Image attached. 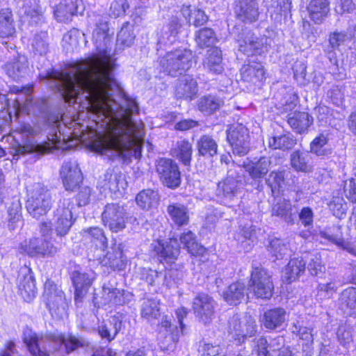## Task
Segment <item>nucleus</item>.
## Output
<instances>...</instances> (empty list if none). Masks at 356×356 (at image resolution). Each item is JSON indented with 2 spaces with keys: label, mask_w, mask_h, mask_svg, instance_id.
<instances>
[{
  "label": "nucleus",
  "mask_w": 356,
  "mask_h": 356,
  "mask_svg": "<svg viewBox=\"0 0 356 356\" xmlns=\"http://www.w3.org/2000/svg\"><path fill=\"white\" fill-rule=\"evenodd\" d=\"M291 211L290 202L284 198H279L272 207V215L280 217L286 222L293 223Z\"/></svg>",
  "instance_id": "obj_48"
},
{
  "label": "nucleus",
  "mask_w": 356,
  "mask_h": 356,
  "mask_svg": "<svg viewBox=\"0 0 356 356\" xmlns=\"http://www.w3.org/2000/svg\"><path fill=\"white\" fill-rule=\"evenodd\" d=\"M311 152L317 156L325 157L332 154V149L328 145V138L323 134H319L310 143Z\"/></svg>",
  "instance_id": "obj_46"
},
{
  "label": "nucleus",
  "mask_w": 356,
  "mask_h": 356,
  "mask_svg": "<svg viewBox=\"0 0 356 356\" xmlns=\"http://www.w3.org/2000/svg\"><path fill=\"white\" fill-rule=\"evenodd\" d=\"M296 137L291 132L275 133L268 140V146L273 149L288 151L297 144Z\"/></svg>",
  "instance_id": "obj_27"
},
{
  "label": "nucleus",
  "mask_w": 356,
  "mask_h": 356,
  "mask_svg": "<svg viewBox=\"0 0 356 356\" xmlns=\"http://www.w3.org/2000/svg\"><path fill=\"white\" fill-rule=\"evenodd\" d=\"M193 55L188 49H177L169 51L159 60L162 70L168 75L175 77L188 70L193 63Z\"/></svg>",
  "instance_id": "obj_3"
},
{
  "label": "nucleus",
  "mask_w": 356,
  "mask_h": 356,
  "mask_svg": "<svg viewBox=\"0 0 356 356\" xmlns=\"http://www.w3.org/2000/svg\"><path fill=\"white\" fill-rule=\"evenodd\" d=\"M44 297L51 314L61 315L65 312L67 304L63 291L57 289L56 286H51L49 289L45 286Z\"/></svg>",
  "instance_id": "obj_19"
},
{
  "label": "nucleus",
  "mask_w": 356,
  "mask_h": 356,
  "mask_svg": "<svg viewBox=\"0 0 356 356\" xmlns=\"http://www.w3.org/2000/svg\"><path fill=\"white\" fill-rule=\"evenodd\" d=\"M50 147L47 144H36L31 142L24 145H19L16 148L17 155H25L26 154L37 153L44 154L49 152Z\"/></svg>",
  "instance_id": "obj_56"
},
{
  "label": "nucleus",
  "mask_w": 356,
  "mask_h": 356,
  "mask_svg": "<svg viewBox=\"0 0 356 356\" xmlns=\"http://www.w3.org/2000/svg\"><path fill=\"white\" fill-rule=\"evenodd\" d=\"M20 250L31 257H54L58 251L47 238H33L29 241H24Z\"/></svg>",
  "instance_id": "obj_13"
},
{
  "label": "nucleus",
  "mask_w": 356,
  "mask_h": 356,
  "mask_svg": "<svg viewBox=\"0 0 356 356\" xmlns=\"http://www.w3.org/2000/svg\"><path fill=\"white\" fill-rule=\"evenodd\" d=\"M103 266L114 270H122L127 266V259L122 251L121 243H114L101 261Z\"/></svg>",
  "instance_id": "obj_23"
},
{
  "label": "nucleus",
  "mask_w": 356,
  "mask_h": 356,
  "mask_svg": "<svg viewBox=\"0 0 356 356\" xmlns=\"http://www.w3.org/2000/svg\"><path fill=\"white\" fill-rule=\"evenodd\" d=\"M167 212L171 220L178 227L188 225L189 213L187 207L180 203H172L168 206Z\"/></svg>",
  "instance_id": "obj_36"
},
{
  "label": "nucleus",
  "mask_w": 356,
  "mask_h": 356,
  "mask_svg": "<svg viewBox=\"0 0 356 356\" xmlns=\"http://www.w3.org/2000/svg\"><path fill=\"white\" fill-rule=\"evenodd\" d=\"M284 339L277 336L268 342L266 338L260 337L255 339L258 356H288L291 351L284 346Z\"/></svg>",
  "instance_id": "obj_9"
},
{
  "label": "nucleus",
  "mask_w": 356,
  "mask_h": 356,
  "mask_svg": "<svg viewBox=\"0 0 356 356\" xmlns=\"http://www.w3.org/2000/svg\"><path fill=\"white\" fill-rule=\"evenodd\" d=\"M159 200V195L157 191L147 188L139 192L136 201L137 204L143 209L148 210L157 205Z\"/></svg>",
  "instance_id": "obj_42"
},
{
  "label": "nucleus",
  "mask_w": 356,
  "mask_h": 356,
  "mask_svg": "<svg viewBox=\"0 0 356 356\" xmlns=\"http://www.w3.org/2000/svg\"><path fill=\"white\" fill-rule=\"evenodd\" d=\"M268 251L277 259H283L288 253L287 246L279 238H275L270 242Z\"/></svg>",
  "instance_id": "obj_59"
},
{
  "label": "nucleus",
  "mask_w": 356,
  "mask_h": 356,
  "mask_svg": "<svg viewBox=\"0 0 356 356\" xmlns=\"http://www.w3.org/2000/svg\"><path fill=\"white\" fill-rule=\"evenodd\" d=\"M287 122L298 134L305 133L313 123V118L305 112H294L288 115Z\"/></svg>",
  "instance_id": "obj_31"
},
{
  "label": "nucleus",
  "mask_w": 356,
  "mask_h": 356,
  "mask_svg": "<svg viewBox=\"0 0 356 356\" xmlns=\"http://www.w3.org/2000/svg\"><path fill=\"white\" fill-rule=\"evenodd\" d=\"M244 35V33H243ZM268 38H258L251 31H247L244 38L237 40L238 43V50L248 56L254 54H261L268 50Z\"/></svg>",
  "instance_id": "obj_12"
},
{
  "label": "nucleus",
  "mask_w": 356,
  "mask_h": 356,
  "mask_svg": "<svg viewBox=\"0 0 356 356\" xmlns=\"http://www.w3.org/2000/svg\"><path fill=\"white\" fill-rule=\"evenodd\" d=\"M16 33L15 23L9 8L0 10V38L13 37Z\"/></svg>",
  "instance_id": "obj_37"
},
{
  "label": "nucleus",
  "mask_w": 356,
  "mask_h": 356,
  "mask_svg": "<svg viewBox=\"0 0 356 356\" xmlns=\"http://www.w3.org/2000/svg\"><path fill=\"white\" fill-rule=\"evenodd\" d=\"M320 236L338 246L343 245L344 241L341 227L339 225H333L328 227L326 230L321 232Z\"/></svg>",
  "instance_id": "obj_58"
},
{
  "label": "nucleus",
  "mask_w": 356,
  "mask_h": 356,
  "mask_svg": "<svg viewBox=\"0 0 356 356\" xmlns=\"http://www.w3.org/2000/svg\"><path fill=\"white\" fill-rule=\"evenodd\" d=\"M51 195L43 184L35 183L29 190L26 202L28 212L33 218H38L45 215L51 207Z\"/></svg>",
  "instance_id": "obj_4"
},
{
  "label": "nucleus",
  "mask_w": 356,
  "mask_h": 356,
  "mask_svg": "<svg viewBox=\"0 0 356 356\" xmlns=\"http://www.w3.org/2000/svg\"><path fill=\"white\" fill-rule=\"evenodd\" d=\"M29 352L33 356H49L63 346L65 353L69 354L80 348L89 346V342L82 337L72 334L65 336L60 333H49L39 337L33 334L24 338Z\"/></svg>",
  "instance_id": "obj_2"
},
{
  "label": "nucleus",
  "mask_w": 356,
  "mask_h": 356,
  "mask_svg": "<svg viewBox=\"0 0 356 356\" xmlns=\"http://www.w3.org/2000/svg\"><path fill=\"white\" fill-rule=\"evenodd\" d=\"M215 301L207 294L200 293L193 300V309L196 317L207 325L214 314Z\"/></svg>",
  "instance_id": "obj_14"
},
{
  "label": "nucleus",
  "mask_w": 356,
  "mask_h": 356,
  "mask_svg": "<svg viewBox=\"0 0 356 356\" xmlns=\"http://www.w3.org/2000/svg\"><path fill=\"white\" fill-rule=\"evenodd\" d=\"M84 236L89 238L96 246L105 250L108 247V240L103 230L99 227H90L83 231Z\"/></svg>",
  "instance_id": "obj_53"
},
{
  "label": "nucleus",
  "mask_w": 356,
  "mask_h": 356,
  "mask_svg": "<svg viewBox=\"0 0 356 356\" xmlns=\"http://www.w3.org/2000/svg\"><path fill=\"white\" fill-rule=\"evenodd\" d=\"M71 278L75 288V299L81 300L92 285L95 279V273L92 270L88 272L74 270Z\"/></svg>",
  "instance_id": "obj_21"
},
{
  "label": "nucleus",
  "mask_w": 356,
  "mask_h": 356,
  "mask_svg": "<svg viewBox=\"0 0 356 356\" xmlns=\"http://www.w3.org/2000/svg\"><path fill=\"white\" fill-rule=\"evenodd\" d=\"M272 165V161L270 157L261 156L257 159H250L247 158L243 161V167L252 179L261 182V180L265 177L270 170Z\"/></svg>",
  "instance_id": "obj_15"
},
{
  "label": "nucleus",
  "mask_w": 356,
  "mask_h": 356,
  "mask_svg": "<svg viewBox=\"0 0 356 356\" xmlns=\"http://www.w3.org/2000/svg\"><path fill=\"white\" fill-rule=\"evenodd\" d=\"M83 11L82 0H62L56 6L54 14L58 21L67 22L73 15L81 14Z\"/></svg>",
  "instance_id": "obj_18"
},
{
  "label": "nucleus",
  "mask_w": 356,
  "mask_h": 356,
  "mask_svg": "<svg viewBox=\"0 0 356 356\" xmlns=\"http://www.w3.org/2000/svg\"><path fill=\"white\" fill-rule=\"evenodd\" d=\"M289 0H271L268 10L277 15H286L291 10Z\"/></svg>",
  "instance_id": "obj_61"
},
{
  "label": "nucleus",
  "mask_w": 356,
  "mask_h": 356,
  "mask_svg": "<svg viewBox=\"0 0 356 356\" xmlns=\"http://www.w3.org/2000/svg\"><path fill=\"white\" fill-rule=\"evenodd\" d=\"M102 298L104 305H122L125 302L124 290L104 284L102 287Z\"/></svg>",
  "instance_id": "obj_40"
},
{
  "label": "nucleus",
  "mask_w": 356,
  "mask_h": 356,
  "mask_svg": "<svg viewBox=\"0 0 356 356\" xmlns=\"http://www.w3.org/2000/svg\"><path fill=\"white\" fill-rule=\"evenodd\" d=\"M310 161L311 156L307 151L297 149L290 154V165L296 172H310L312 170Z\"/></svg>",
  "instance_id": "obj_30"
},
{
  "label": "nucleus",
  "mask_w": 356,
  "mask_h": 356,
  "mask_svg": "<svg viewBox=\"0 0 356 356\" xmlns=\"http://www.w3.org/2000/svg\"><path fill=\"white\" fill-rule=\"evenodd\" d=\"M234 13L237 19L243 22L252 23L257 20L259 12L257 0H236Z\"/></svg>",
  "instance_id": "obj_17"
},
{
  "label": "nucleus",
  "mask_w": 356,
  "mask_h": 356,
  "mask_svg": "<svg viewBox=\"0 0 356 356\" xmlns=\"http://www.w3.org/2000/svg\"><path fill=\"white\" fill-rule=\"evenodd\" d=\"M179 245L176 238H170L165 243H159L155 246L154 251L161 258V261L172 263L176 260L179 254Z\"/></svg>",
  "instance_id": "obj_28"
},
{
  "label": "nucleus",
  "mask_w": 356,
  "mask_h": 356,
  "mask_svg": "<svg viewBox=\"0 0 356 356\" xmlns=\"http://www.w3.org/2000/svg\"><path fill=\"white\" fill-rule=\"evenodd\" d=\"M128 212L124 204L118 202L108 203L102 213L105 227L113 232H119L126 227Z\"/></svg>",
  "instance_id": "obj_6"
},
{
  "label": "nucleus",
  "mask_w": 356,
  "mask_h": 356,
  "mask_svg": "<svg viewBox=\"0 0 356 356\" xmlns=\"http://www.w3.org/2000/svg\"><path fill=\"white\" fill-rule=\"evenodd\" d=\"M248 290L243 282H236L224 291L223 298L230 305H237L248 296Z\"/></svg>",
  "instance_id": "obj_29"
},
{
  "label": "nucleus",
  "mask_w": 356,
  "mask_h": 356,
  "mask_svg": "<svg viewBox=\"0 0 356 356\" xmlns=\"http://www.w3.org/2000/svg\"><path fill=\"white\" fill-rule=\"evenodd\" d=\"M227 139L235 155L243 156L250 149V137L248 129L241 123L231 124L227 130Z\"/></svg>",
  "instance_id": "obj_7"
},
{
  "label": "nucleus",
  "mask_w": 356,
  "mask_h": 356,
  "mask_svg": "<svg viewBox=\"0 0 356 356\" xmlns=\"http://www.w3.org/2000/svg\"><path fill=\"white\" fill-rule=\"evenodd\" d=\"M238 191V181L232 175L227 177L225 180L220 182L218 186V194L222 197L232 199Z\"/></svg>",
  "instance_id": "obj_52"
},
{
  "label": "nucleus",
  "mask_w": 356,
  "mask_h": 356,
  "mask_svg": "<svg viewBox=\"0 0 356 356\" xmlns=\"http://www.w3.org/2000/svg\"><path fill=\"white\" fill-rule=\"evenodd\" d=\"M192 153V145L186 140H178L171 149V154L186 166L191 165Z\"/></svg>",
  "instance_id": "obj_38"
},
{
  "label": "nucleus",
  "mask_w": 356,
  "mask_h": 356,
  "mask_svg": "<svg viewBox=\"0 0 356 356\" xmlns=\"http://www.w3.org/2000/svg\"><path fill=\"white\" fill-rule=\"evenodd\" d=\"M195 40L200 48L204 49L213 46L217 41V37L212 29L204 27L196 31Z\"/></svg>",
  "instance_id": "obj_49"
},
{
  "label": "nucleus",
  "mask_w": 356,
  "mask_h": 356,
  "mask_svg": "<svg viewBox=\"0 0 356 356\" xmlns=\"http://www.w3.org/2000/svg\"><path fill=\"white\" fill-rule=\"evenodd\" d=\"M306 261L302 257L289 260L284 271V277L289 283L297 280L305 272Z\"/></svg>",
  "instance_id": "obj_32"
},
{
  "label": "nucleus",
  "mask_w": 356,
  "mask_h": 356,
  "mask_svg": "<svg viewBox=\"0 0 356 356\" xmlns=\"http://www.w3.org/2000/svg\"><path fill=\"white\" fill-rule=\"evenodd\" d=\"M7 227L9 230H15L22 224V207L19 200L13 201L7 210Z\"/></svg>",
  "instance_id": "obj_41"
},
{
  "label": "nucleus",
  "mask_w": 356,
  "mask_h": 356,
  "mask_svg": "<svg viewBox=\"0 0 356 356\" xmlns=\"http://www.w3.org/2000/svg\"><path fill=\"white\" fill-rule=\"evenodd\" d=\"M109 319L118 333H124L125 332L129 322L127 321V317L124 314L117 312L116 314L111 316Z\"/></svg>",
  "instance_id": "obj_63"
},
{
  "label": "nucleus",
  "mask_w": 356,
  "mask_h": 356,
  "mask_svg": "<svg viewBox=\"0 0 356 356\" xmlns=\"http://www.w3.org/2000/svg\"><path fill=\"white\" fill-rule=\"evenodd\" d=\"M249 289L257 298L269 299L272 297L274 290L272 276L261 265L252 266Z\"/></svg>",
  "instance_id": "obj_5"
},
{
  "label": "nucleus",
  "mask_w": 356,
  "mask_h": 356,
  "mask_svg": "<svg viewBox=\"0 0 356 356\" xmlns=\"http://www.w3.org/2000/svg\"><path fill=\"white\" fill-rule=\"evenodd\" d=\"M129 8L127 0H113L110 6V15L114 18L122 16Z\"/></svg>",
  "instance_id": "obj_62"
},
{
  "label": "nucleus",
  "mask_w": 356,
  "mask_h": 356,
  "mask_svg": "<svg viewBox=\"0 0 356 356\" xmlns=\"http://www.w3.org/2000/svg\"><path fill=\"white\" fill-rule=\"evenodd\" d=\"M327 0H312L307 7L309 17L315 24H321L329 11Z\"/></svg>",
  "instance_id": "obj_39"
},
{
  "label": "nucleus",
  "mask_w": 356,
  "mask_h": 356,
  "mask_svg": "<svg viewBox=\"0 0 356 356\" xmlns=\"http://www.w3.org/2000/svg\"><path fill=\"white\" fill-rule=\"evenodd\" d=\"M159 344L163 351H172L179 339V330L171 319L163 318L160 324Z\"/></svg>",
  "instance_id": "obj_11"
},
{
  "label": "nucleus",
  "mask_w": 356,
  "mask_h": 356,
  "mask_svg": "<svg viewBox=\"0 0 356 356\" xmlns=\"http://www.w3.org/2000/svg\"><path fill=\"white\" fill-rule=\"evenodd\" d=\"M241 329L240 334H238L239 343H243L248 337H251L256 334L257 325L254 318L250 315L244 316Z\"/></svg>",
  "instance_id": "obj_55"
},
{
  "label": "nucleus",
  "mask_w": 356,
  "mask_h": 356,
  "mask_svg": "<svg viewBox=\"0 0 356 356\" xmlns=\"http://www.w3.org/2000/svg\"><path fill=\"white\" fill-rule=\"evenodd\" d=\"M142 316L148 320L160 316L159 302L155 299H145L142 304Z\"/></svg>",
  "instance_id": "obj_57"
},
{
  "label": "nucleus",
  "mask_w": 356,
  "mask_h": 356,
  "mask_svg": "<svg viewBox=\"0 0 356 356\" xmlns=\"http://www.w3.org/2000/svg\"><path fill=\"white\" fill-rule=\"evenodd\" d=\"M13 55V58L5 65L6 74L13 80L19 81L26 76L29 71L27 58L23 55Z\"/></svg>",
  "instance_id": "obj_22"
},
{
  "label": "nucleus",
  "mask_w": 356,
  "mask_h": 356,
  "mask_svg": "<svg viewBox=\"0 0 356 356\" xmlns=\"http://www.w3.org/2000/svg\"><path fill=\"white\" fill-rule=\"evenodd\" d=\"M340 309L347 315H356V288L348 287L344 289L339 298Z\"/></svg>",
  "instance_id": "obj_33"
},
{
  "label": "nucleus",
  "mask_w": 356,
  "mask_h": 356,
  "mask_svg": "<svg viewBox=\"0 0 356 356\" xmlns=\"http://www.w3.org/2000/svg\"><path fill=\"white\" fill-rule=\"evenodd\" d=\"M156 172L162 184L175 189L180 186L181 172L177 163L171 159L161 158L156 162Z\"/></svg>",
  "instance_id": "obj_8"
},
{
  "label": "nucleus",
  "mask_w": 356,
  "mask_h": 356,
  "mask_svg": "<svg viewBox=\"0 0 356 356\" xmlns=\"http://www.w3.org/2000/svg\"><path fill=\"white\" fill-rule=\"evenodd\" d=\"M242 78L248 82L255 83L264 79V69L261 63H252L243 66L241 70Z\"/></svg>",
  "instance_id": "obj_43"
},
{
  "label": "nucleus",
  "mask_w": 356,
  "mask_h": 356,
  "mask_svg": "<svg viewBox=\"0 0 356 356\" xmlns=\"http://www.w3.org/2000/svg\"><path fill=\"white\" fill-rule=\"evenodd\" d=\"M197 149L199 156L211 159L218 154V145L210 135H203L197 142Z\"/></svg>",
  "instance_id": "obj_34"
},
{
  "label": "nucleus",
  "mask_w": 356,
  "mask_h": 356,
  "mask_svg": "<svg viewBox=\"0 0 356 356\" xmlns=\"http://www.w3.org/2000/svg\"><path fill=\"white\" fill-rule=\"evenodd\" d=\"M124 177L120 172L113 169H108L104 175V186L108 188L111 191L116 192L120 188H124Z\"/></svg>",
  "instance_id": "obj_50"
},
{
  "label": "nucleus",
  "mask_w": 356,
  "mask_h": 356,
  "mask_svg": "<svg viewBox=\"0 0 356 356\" xmlns=\"http://www.w3.org/2000/svg\"><path fill=\"white\" fill-rule=\"evenodd\" d=\"M198 92L197 81L191 76L184 75L177 79L175 95L177 99L193 100Z\"/></svg>",
  "instance_id": "obj_20"
},
{
  "label": "nucleus",
  "mask_w": 356,
  "mask_h": 356,
  "mask_svg": "<svg viewBox=\"0 0 356 356\" xmlns=\"http://www.w3.org/2000/svg\"><path fill=\"white\" fill-rule=\"evenodd\" d=\"M60 177L67 191H73L83 180V176L76 161H65L60 170Z\"/></svg>",
  "instance_id": "obj_16"
},
{
  "label": "nucleus",
  "mask_w": 356,
  "mask_h": 356,
  "mask_svg": "<svg viewBox=\"0 0 356 356\" xmlns=\"http://www.w3.org/2000/svg\"><path fill=\"white\" fill-rule=\"evenodd\" d=\"M136 35L134 32V26L127 22L123 24L117 37V44L120 47H129L135 40Z\"/></svg>",
  "instance_id": "obj_54"
},
{
  "label": "nucleus",
  "mask_w": 356,
  "mask_h": 356,
  "mask_svg": "<svg viewBox=\"0 0 356 356\" xmlns=\"http://www.w3.org/2000/svg\"><path fill=\"white\" fill-rule=\"evenodd\" d=\"M180 12L189 25L196 27L204 25L209 19L204 11L197 8L192 10L191 5H182Z\"/></svg>",
  "instance_id": "obj_35"
},
{
  "label": "nucleus",
  "mask_w": 356,
  "mask_h": 356,
  "mask_svg": "<svg viewBox=\"0 0 356 356\" xmlns=\"http://www.w3.org/2000/svg\"><path fill=\"white\" fill-rule=\"evenodd\" d=\"M18 287L21 295L29 299L32 300L36 293V286L35 279L31 268H24L19 271L18 276Z\"/></svg>",
  "instance_id": "obj_25"
},
{
  "label": "nucleus",
  "mask_w": 356,
  "mask_h": 356,
  "mask_svg": "<svg viewBox=\"0 0 356 356\" xmlns=\"http://www.w3.org/2000/svg\"><path fill=\"white\" fill-rule=\"evenodd\" d=\"M286 170H273L270 172L265 181L267 186L271 189L272 193L275 194L283 188L285 186V175Z\"/></svg>",
  "instance_id": "obj_51"
},
{
  "label": "nucleus",
  "mask_w": 356,
  "mask_h": 356,
  "mask_svg": "<svg viewBox=\"0 0 356 356\" xmlns=\"http://www.w3.org/2000/svg\"><path fill=\"white\" fill-rule=\"evenodd\" d=\"M73 207L74 204L70 198L64 197L60 200L55 211L56 216H57L55 230L58 236L66 235L72 227Z\"/></svg>",
  "instance_id": "obj_10"
},
{
  "label": "nucleus",
  "mask_w": 356,
  "mask_h": 356,
  "mask_svg": "<svg viewBox=\"0 0 356 356\" xmlns=\"http://www.w3.org/2000/svg\"><path fill=\"white\" fill-rule=\"evenodd\" d=\"M328 206L333 215L339 218H343L346 214L347 205L342 197H333Z\"/></svg>",
  "instance_id": "obj_60"
},
{
  "label": "nucleus",
  "mask_w": 356,
  "mask_h": 356,
  "mask_svg": "<svg viewBox=\"0 0 356 356\" xmlns=\"http://www.w3.org/2000/svg\"><path fill=\"white\" fill-rule=\"evenodd\" d=\"M242 323L243 318H240L238 315H234L228 321V332L238 343L239 337H238V334L241 332Z\"/></svg>",
  "instance_id": "obj_64"
},
{
  "label": "nucleus",
  "mask_w": 356,
  "mask_h": 356,
  "mask_svg": "<svg viewBox=\"0 0 356 356\" xmlns=\"http://www.w3.org/2000/svg\"><path fill=\"white\" fill-rule=\"evenodd\" d=\"M108 31V22L99 17L92 33L97 54L88 60L74 63L67 72L47 71L40 78L48 81L69 104L86 99L89 111L95 115L94 120L101 123L104 132L94 143V148L113 160L131 155L136 140L143 136V124L132 120V115L138 112L135 99L123 91L120 103L113 98L112 92L118 86L113 78Z\"/></svg>",
  "instance_id": "obj_1"
},
{
  "label": "nucleus",
  "mask_w": 356,
  "mask_h": 356,
  "mask_svg": "<svg viewBox=\"0 0 356 356\" xmlns=\"http://www.w3.org/2000/svg\"><path fill=\"white\" fill-rule=\"evenodd\" d=\"M225 104L224 98L216 94H207L201 96L197 102V107L204 115L214 114Z\"/></svg>",
  "instance_id": "obj_24"
},
{
  "label": "nucleus",
  "mask_w": 356,
  "mask_h": 356,
  "mask_svg": "<svg viewBox=\"0 0 356 356\" xmlns=\"http://www.w3.org/2000/svg\"><path fill=\"white\" fill-rule=\"evenodd\" d=\"M286 318V312L284 308L276 307L268 309L263 315L261 323L265 328L275 330L282 327Z\"/></svg>",
  "instance_id": "obj_26"
},
{
  "label": "nucleus",
  "mask_w": 356,
  "mask_h": 356,
  "mask_svg": "<svg viewBox=\"0 0 356 356\" xmlns=\"http://www.w3.org/2000/svg\"><path fill=\"white\" fill-rule=\"evenodd\" d=\"M204 66L214 74H220L222 72V51L219 48L213 47L208 51Z\"/></svg>",
  "instance_id": "obj_45"
},
{
  "label": "nucleus",
  "mask_w": 356,
  "mask_h": 356,
  "mask_svg": "<svg viewBox=\"0 0 356 356\" xmlns=\"http://www.w3.org/2000/svg\"><path fill=\"white\" fill-rule=\"evenodd\" d=\"M180 243L183 248L192 255H201L205 252V248L198 244L195 234L191 231L184 232L179 237Z\"/></svg>",
  "instance_id": "obj_44"
},
{
  "label": "nucleus",
  "mask_w": 356,
  "mask_h": 356,
  "mask_svg": "<svg viewBox=\"0 0 356 356\" xmlns=\"http://www.w3.org/2000/svg\"><path fill=\"white\" fill-rule=\"evenodd\" d=\"M31 47L35 55L45 56L50 49L49 37L47 32L40 31L36 33L33 38Z\"/></svg>",
  "instance_id": "obj_47"
}]
</instances>
